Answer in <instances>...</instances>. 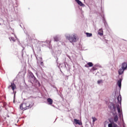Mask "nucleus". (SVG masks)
Masks as SVG:
<instances>
[{
    "label": "nucleus",
    "mask_w": 127,
    "mask_h": 127,
    "mask_svg": "<svg viewBox=\"0 0 127 127\" xmlns=\"http://www.w3.org/2000/svg\"><path fill=\"white\" fill-rule=\"evenodd\" d=\"M34 105V103L31 101H24L20 105V109L22 111H25L26 110H29L32 108V106Z\"/></svg>",
    "instance_id": "nucleus-1"
},
{
    "label": "nucleus",
    "mask_w": 127,
    "mask_h": 127,
    "mask_svg": "<svg viewBox=\"0 0 127 127\" xmlns=\"http://www.w3.org/2000/svg\"><path fill=\"white\" fill-rule=\"evenodd\" d=\"M66 39L71 43L77 41V36L75 35H71L66 36Z\"/></svg>",
    "instance_id": "nucleus-2"
},
{
    "label": "nucleus",
    "mask_w": 127,
    "mask_h": 127,
    "mask_svg": "<svg viewBox=\"0 0 127 127\" xmlns=\"http://www.w3.org/2000/svg\"><path fill=\"white\" fill-rule=\"evenodd\" d=\"M28 76L29 79L30 81V83H31V84L33 85V84H34V81H35L36 77H35V76L31 71H29Z\"/></svg>",
    "instance_id": "nucleus-3"
},
{
    "label": "nucleus",
    "mask_w": 127,
    "mask_h": 127,
    "mask_svg": "<svg viewBox=\"0 0 127 127\" xmlns=\"http://www.w3.org/2000/svg\"><path fill=\"white\" fill-rule=\"evenodd\" d=\"M36 58L37 60L38 64L41 63V65L43 66V62H42V57L41 55H37L36 56Z\"/></svg>",
    "instance_id": "nucleus-4"
},
{
    "label": "nucleus",
    "mask_w": 127,
    "mask_h": 127,
    "mask_svg": "<svg viewBox=\"0 0 127 127\" xmlns=\"http://www.w3.org/2000/svg\"><path fill=\"white\" fill-rule=\"evenodd\" d=\"M73 123L75 125H79V126H82V122H80V120L77 119L73 120Z\"/></svg>",
    "instance_id": "nucleus-5"
},
{
    "label": "nucleus",
    "mask_w": 127,
    "mask_h": 127,
    "mask_svg": "<svg viewBox=\"0 0 127 127\" xmlns=\"http://www.w3.org/2000/svg\"><path fill=\"white\" fill-rule=\"evenodd\" d=\"M10 88H11L12 91H13V92L14 91V90H15V89H16V86L15 85V84H14V83H12L11 84V85L9 86Z\"/></svg>",
    "instance_id": "nucleus-6"
},
{
    "label": "nucleus",
    "mask_w": 127,
    "mask_h": 127,
    "mask_svg": "<svg viewBox=\"0 0 127 127\" xmlns=\"http://www.w3.org/2000/svg\"><path fill=\"white\" fill-rule=\"evenodd\" d=\"M123 68L124 70H127V63L126 62H124L122 64V67Z\"/></svg>",
    "instance_id": "nucleus-7"
},
{
    "label": "nucleus",
    "mask_w": 127,
    "mask_h": 127,
    "mask_svg": "<svg viewBox=\"0 0 127 127\" xmlns=\"http://www.w3.org/2000/svg\"><path fill=\"white\" fill-rule=\"evenodd\" d=\"M34 83H35V85L37 86V87H40L41 86L40 82L38 81L37 79L36 78V79L34 81Z\"/></svg>",
    "instance_id": "nucleus-8"
},
{
    "label": "nucleus",
    "mask_w": 127,
    "mask_h": 127,
    "mask_svg": "<svg viewBox=\"0 0 127 127\" xmlns=\"http://www.w3.org/2000/svg\"><path fill=\"white\" fill-rule=\"evenodd\" d=\"M126 70L124 69L123 68H121L120 69H119V71H118V73L119 75H122V74H124V72Z\"/></svg>",
    "instance_id": "nucleus-9"
},
{
    "label": "nucleus",
    "mask_w": 127,
    "mask_h": 127,
    "mask_svg": "<svg viewBox=\"0 0 127 127\" xmlns=\"http://www.w3.org/2000/svg\"><path fill=\"white\" fill-rule=\"evenodd\" d=\"M76 2L80 5V6H85V4H84L82 1H80L79 0H75Z\"/></svg>",
    "instance_id": "nucleus-10"
},
{
    "label": "nucleus",
    "mask_w": 127,
    "mask_h": 127,
    "mask_svg": "<svg viewBox=\"0 0 127 127\" xmlns=\"http://www.w3.org/2000/svg\"><path fill=\"white\" fill-rule=\"evenodd\" d=\"M84 67H86V68H89V67H93V63H88L84 65Z\"/></svg>",
    "instance_id": "nucleus-11"
},
{
    "label": "nucleus",
    "mask_w": 127,
    "mask_h": 127,
    "mask_svg": "<svg viewBox=\"0 0 127 127\" xmlns=\"http://www.w3.org/2000/svg\"><path fill=\"white\" fill-rule=\"evenodd\" d=\"M47 102L49 105H52L53 104V100L51 98H48Z\"/></svg>",
    "instance_id": "nucleus-12"
},
{
    "label": "nucleus",
    "mask_w": 127,
    "mask_h": 127,
    "mask_svg": "<svg viewBox=\"0 0 127 127\" xmlns=\"http://www.w3.org/2000/svg\"><path fill=\"white\" fill-rule=\"evenodd\" d=\"M122 79H120L118 81V85L120 88L122 87Z\"/></svg>",
    "instance_id": "nucleus-13"
},
{
    "label": "nucleus",
    "mask_w": 127,
    "mask_h": 127,
    "mask_svg": "<svg viewBox=\"0 0 127 127\" xmlns=\"http://www.w3.org/2000/svg\"><path fill=\"white\" fill-rule=\"evenodd\" d=\"M98 34L99 35H101V36L102 35H103V29H99V30L98 31Z\"/></svg>",
    "instance_id": "nucleus-14"
},
{
    "label": "nucleus",
    "mask_w": 127,
    "mask_h": 127,
    "mask_svg": "<svg viewBox=\"0 0 127 127\" xmlns=\"http://www.w3.org/2000/svg\"><path fill=\"white\" fill-rule=\"evenodd\" d=\"M118 120H119V117L117 115L115 116L114 118V122H115V123H117V122H118Z\"/></svg>",
    "instance_id": "nucleus-15"
},
{
    "label": "nucleus",
    "mask_w": 127,
    "mask_h": 127,
    "mask_svg": "<svg viewBox=\"0 0 127 127\" xmlns=\"http://www.w3.org/2000/svg\"><path fill=\"white\" fill-rule=\"evenodd\" d=\"M118 101L119 103H121L122 102V96L121 95H119L117 98Z\"/></svg>",
    "instance_id": "nucleus-16"
},
{
    "label": "nucleus",
    "mask_w": 127,
    "mask_h": 127,
    "mask_svg": "<svg viewBox=\"0 0 127 127\" xmlns=\"http://www.w3.org/2000/svg\"><path fill=\"white\" fill-rule=\"evenodd\" d=\"M117 108L118 113H121V108H120V105H117Z\"/></svg>",
    "instance_id": "nucleus-17"
},
{
    "label": "nucleus",
    "mask_w": 127,
    "mask_h": 127,
    "mask_svg": "<svg viewBox=\"0 0 127 127\" xmlns=\"http://www.w3.org/2000/svg\"><path fill=\"white\" fill-rule=\"evenodd\" d=\"M54 41H59V38L57 36H56L54 38Z\"/></svg>",
    "instance_id": "nucleus-18"
},
{
    "label": "nucleus",
    "mask_w": 127,
    "mask_h": 127,
    "mask_svg": "<svg viewBox=\"0 0 127 127\" xmlns=\"http://www.w3.org/2000/svg\"><path fill=\"white\" fill-rule=\"evenodd\" d=\"M86 36L87 37H91L92 35V33H86Z\"/></svg>",
    "instance_id": "nucleus-19"
},
{
    "label": "nucleus",
    "mask_w": 127,
    "mask_h": 127,
    "mask_svg": "<svg viewBox=\"0 0 127 127\" xmlns=\"http://www.w3.org/2000/svg\"><path fill=\"white\" fill-rule=\"evenodd\" d=\"M9 39H10V41H13V42H15V39H14V37H11L9 38Z\"/></svg>",
    "instance_id": "nucleus-20"
},
{
    "label": "nucleus",
    "mask_w": 127,
    "mask_h": 127,
    "mask_svg": "<svg viewBox=\"0 0 127 127\" xmlns=\"http://www.w3.org/2000/svg\"><path fill=\"white\" fill-rule=\"evenodd\" d=\"M92 119L93 120V123H95V122L97 121V118L96 117H92Z\"/></svg>",
    "instance_id": "nucleus-21"
},
{
    "label": "nucleus",
    "mask_w": 127,
    "mask_h": 127,
    "mask_svg": "<svg viewBox=\"0 0 127 127\" xmlns=\"http://www.w3.org/2000/svg\"><path fill=\"white\" fill-rule=\"evenodd\" d=\"M98 84H101V83H103V80H98Z\"/></svg>",
    "instance_id": "nucleus-22"
},
{
    "label": "nucleus",
    "mask_w": 127,
    "mask_h": 127,
    "mask_svg": "<svg viewBox=\"0 0 127 127\" xmlns=\"http://www.w3.org/2000/svg\"><path fill=\"white\" fill-rule=\"evenodd\" d=\"M92 69V70H93V71H95V70H97V68L95 66H93Z\"/></svg>",
    "instance_id": "nucleus-23"
},
{
    "label": "nucleus",
    "mask_w": 127,
    "mask_h": 127,
    "mask_svg": "<svg viewBox=\"0 0 127 127\" xmlns=\"http://www.w3.org/2000/svg\"><path fill=\"white\" fill-rule=\"evenodd\" d=\"M113 108H114V110H115V109H116V107H113Z\"/></svg>",
    "instance_id": "nucleus-24"
}]
</instances>
